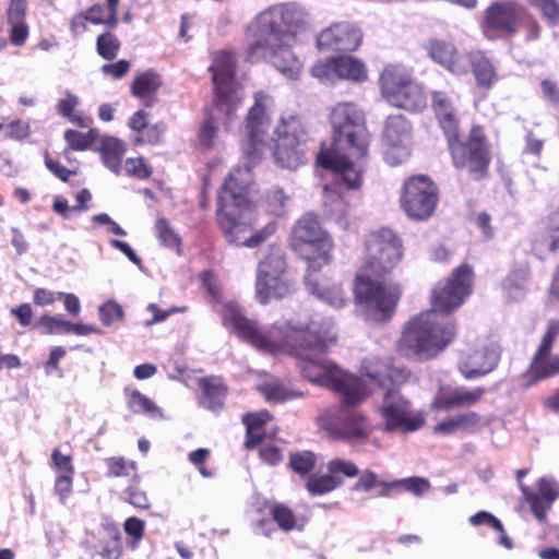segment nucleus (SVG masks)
Segmentation results:
<instances>
[{"instance_id": "09e8293b", "label": "nucleus", "mask_w": 559, "mask_h": 559, "mask_svg": "<svg viewBox=\"0 0 559 559\" xmlns=\"http://www.w3.org/2000/svg\"><path fill=\"white\" fill-rule=\"evenodd\" d=\"M124 169L128 175L139 179H146L152 174L150 166L143 158H128L124 164Z\"/></svg>"}, {"instance_id": "ddd939ff", "label": "nucleus", "mask_w": 559, "mask_h": 559, "mask_svg": "<svg viewBox=\"0 0 559 559\" xmlns=\"http://www.w3.org/2000/svg\"><path fill=\"white\" fill-rule=\"evenodd\" d=\"M293 292V283L286 273V263L281 249H272L258 266L255 294L260 302L282 299Z\"/></svg>"}, {"instance_id": "c9c22d12", "label": "nucleus", "mask_w": 559, "mask_h": 559, "mask_svg": "<svg viewBox=\"0 0 559 559\" xmlns=\"http://www.w3.org/2000/svg\"><path fill=\"white\" fill-rule=\"evenodd\" d=\"M326 468L335 480H343V477L354 478L359 474L358 467L352 461L338 457L329 461Z\"/></svg>"}, {"instance_id": "bb28decb", "label": "nucleus", "mask_w": 559, "mask_h": 559, "mask_svg": "<svg viewBox=\"0 0 559 559\" xmlns=\"http://www.w3.org/2000/svg\"><path fill=\"white\" fill-rule=\"evenodd\" d=\"M531 374L535 379H543L552 377L559 373V356L552 355L551 349L542 352V346H538L536 354L531 362Z\"/></svg>"}, {"instance_id": "6ab92c4d", "label": "nucleus", "mask_w": 559, "mask_h": 559, "mask_svg": "<svg viewBox=\"0 0 559 559\" xmlns=\"http://www.w3.org/2000/svg\"><path fill=\"white\" fill-rule=\"evenodd\" d=\"M520 490L525 501L530 504L535 518L539 522H544L548 510L558 497L554 480L548 477L539 478L537 483V493L531 491L524 484H520Z\"/></svg>"}, {"instance_id": "423d86ee", "label": "nucleus", "mask_w": 559, "mask_h": 559, "mask_svg": "<svg viewBox=\"0 0 559 559\" xmlns=\"http://www.w3.org/2000/svg\"><path fill=\"white\" fill-rule=\"evenodd\" d=\"M402 258L401 239L388 228L371 233L366 240V254L355 280L356 299L367 308L370 319L391 318L401 297L396 283L384 278Z\"/></svg>"}, {"instance_id": "8fccbe9b", "label": "nucleus", "mask_w": 559, "mask_h": 559, "mask_svg": "<svg viewBox=\"0 0 559 559\" xmlns=\"http://www.w3.org/2000/svg\"><path fill=\"white\" fill-rule=\"evenodd\" d=\"M3 128L5 129V136L12 140H24L31 133L29 123L21 119L14 120L5 127L3 126Z\"/></svg>"}, {"instance_id": "5fc2aeb1", "label": "nucleus", "mask_w": 559, "mask_h": 559, "mask_svg": "<svg viewBox=\"0 0 559 559\" xmlns=\"http://www.w3.org/2000/svg\"><path fill=\"white\" fill-rule=\"evenodd\" d=\"M53 467L59 475H73L74 467L70 455L62 454L58 449H55L51 454Z\"/></svg>"}, {"instance_id": "9d476101", "label": "nucleus", "mask_w": 559, "mask_h": 559, "mask_svg": "<svg viewBox=\"0 0 559 559\" xmlns=\"http://www.w3.org/2000/svg\"><path fill=\"white\" fill-rule=\"evenodd\" d=\"M383 98L394 107L408 111H421L427 106V97L421 85L412 79V73L403 66L389 64L380 75Z\"/></svg>"}, {"instance_id": "c03bdc74", "label": "nucleus", "mask_w": 559, "mask_h": 559, "mask_svg": "<svg viewBox=\"0 0 559 559\" xmlns=\"http://www.w3.org/2000/svg\"><path fill=\"white\" fill-rule=\"evenodd\" d=\"M530 3L539 9L550 24L559 22V2L557 0H528Z\"/></svg>"}, {"instance_id": "69168bd1", "label": "nucleus", "mask_w": 559, "mask_h": 559, "mask_svg": "<svg viewBox=\"0 0 559 559\" xmlns=\"http://www.w3.org/2000/svg\"><path fill=\"white\" fill-rule=\"evenodd\" d=\"M216 133L217 129L214 127L213 122L211 120L205 121L199 133L200 144L204 148H211L214 145Z\"/></svg>"}, {"instance_id": "bf43d9fd", "label": "nucleus", "mask_w": 559, "mask_h": 559, "mask_svg": "<svg viewBox=\"0 0 559 559\" xmlns=\"http://www.w3.org/2000/svg\"><path fill=\"white\" fill-rule=\"evenodd\" d=\"M73 475H58L55 481V493L59 497L61 503H66V500L72 492Z\"/></svg>"}, {"instance_id": "f704fd0d", "label": "nucleus", "mask_w": 559, "mask_h": 559, "mask_svg": "<svg viewBox=\"0 0 559 559\" xmlns=\"http://www.w3.org/2000/svg\"><path fill=\"white\" fill-rule=\"evenodd\" d=\"M36 326L41 334H68L70 321L61 316L44 314L37 320Z\"/></svg>"}, {"instance_id": "a211bd4d", "label": "nucleus", "mask_w": 559, "mask_h": 559, "mask_svg": "<svg viewBox=\"0 0 559 559\" xmlns=\"http://www.w3.org/2000/svg\"><path fill=\"white\" fill-rule=\"evenodd\" d=\"M425 50L438 64L454 74L467 73V60L459 53L456 47L444 39L433 38L426 43Z\"/></svg>"}, {"instance_id": "4468645a", "label": "nucleus", "mask_w": 559, "mask_h": 559, "mask_svg": "<svg viewBox=\"0 0 559 559\" xmlns=\"http://www.w3.org/2000/svg\"><path fill=\"white\" fill-rule=\"evenodd\" d=\"M437 202V188L428 177L415 176L404 183L401 204L409 217L415 219L430 217Z\"/></svg>"}, {"instance_id": "0eeeda50", "label": "nucleus", "mask_w": 559, "mask_h": 559, "mask_svg": "<svg viewBox=\"0 0 559 559\" xmlns=\"http://www.w3.org/2000/svg\"><path fill=\"white\" fill-rule=\"evenodd\" d=\"M290 246L308 261L305 276L308 292L334 308H342L347 299L341 285L318 276L319 270L331 262L332 240L314 215L306 214L297 222Z\"/></svg>"}, {"instance_id": "a19ab883", "label": "nucleus", "mask_w": 559, "mask_h": 559, "mask_svg": "<svg viewBox=\"0 0 559 559\" xmlns=\"http://www.w3.org/2000/svg\"><path fill=\"white\" fill-rule=\"evenodd\" d=\"M289 465L294 472L301 475L307 474L316 465V455L310 451L293 453L290 455Z\"/></svg>"}, {"instance_id": "4be33fe9", "label": "nucleus", "mask_w": 559, "mask_h": 559, "mask_svg": "<svg viewBox=\"0 0 559 559\" xmlns=\"http://www.w3.org/2000/svg\"><path fill=\"white\" fill-rule=\"evenodd\" d=\"M160 86V75L154 70H147L134 78L131 84V93L140 98L146 107H150L155 103V96Z\"/></svg>"}, {"instance_id": "20e7f679", "label": "nucleus", "mask_w": 559, "mask_h": 559, "mask_svg": "<svg viewBox=\"0 0 559 559\" xmlns=\"http://www.w3.org/2000/svg\"><path fill=\"white\" fill-rule=\"evenodd\" d=\"M473 270L468 264L456 267L443 286L432 292V309L411 319L399 341V350L406 357L426 360L443 350L455 335L452 321L441 322L439 313L459 308L471 294Z\"/></svg>"}, {"instance_id": "864d4df0", "label": "nucleus", "mask_w": 559, "mask_h": 559, "mask_svg": "<svg viewBox=\"0 0 559 559\" xmlns=\"http://www.w3.org/2000/svg\"><path fill=\"white\" fill-rule=\"evenodd\" d=\"M62 292H53L47 288H36L33 293V301L36 306L47 307L61 300Z\"/></svg>"}, {"instance_id": "e2e57ef3", "label": "nucleus", "mask_w": 559, "mask_h": 559, "mask_svg": "<svg viewBox=\"0 0 559 559\" xmlns=\"http://www.w3.org/2000/svg\"><path fill=\"white\" fill-rule=\"evenodd\" d=\"M547 238L549 239V249L556 251L559 249V210L554 213L549 218V226L547 229Z\"/></svg>"}, {"instance_id": "052dcab7", "label": "nucleus", "mask_w": 559, "mask_h": 559, "mask_svg": "<svg viewBox=\"0 0 559 559\" xmlns=\"http://www.w3.org/2000/svg\"><path fill=\"white\" fill-rule=\"evenodd\" d=\"M79 105V98L71 92H66V97L59 99L57 104V110L58 112L63 117H72L74 115V109Z\"/></svg>"}, {"instance_id": "680f3d73", "label": "nucleus", "mask_w": 559, "mask_h": 559, "mask_svg": "<svg viewBox=\"0 0 559 559\" xmlns=\"http://www.w3.org/2000/svg\"><path fill=\"white\" fill-rule=\"evenodd\" d=\"M127 501L135 508L147 509L150 503L146 493L136 486H130L126 491Z\"/></svg>"}, {"instance_id": "7ed1b4c3", "label": "nucleus", "mask_w": 559, "mask_h": 559, "mask_svg": "<svg viewBox=\"0 0 559 559\" xmlns=\"http://www.w3.org/2000/svg\"><path fill=\"white\" fill-rule=\"evenodd\" d=\"M333 142L322 148L317 162L331 171L333 185L324 186V206L331 216L342 221L346 203L343 188L355 189L361 183L362 160L367 156L369 132L365 115L353 103H338L330 114Z\"/></svg>"}, {"instance_id": "f8f14e48", "label": "nucleus", "mask_w": 559, "mask_h": 559, "mask_svg": "<svg viewBox=\"0 0 559 559\" xmlns=\"http://www.w3.org/2000/svg\"><path fill=\"white\" fill-rule=\"evenodd\" d=\"M453 165L456 169H467L476 179L487 171L490 156L489 147L480 127L471 129L467 141H460L459 131L453 136H447Z\"/></svg>"}, {"instance_id": "c85d7f7f", "label": "nucleus", "mask_w": 559, "mask_h": 559, "mask_svg": "<svg viewBox=\"0 0 559 559\" xmlns=\"http://www.w3.org/2000/svg\"><path fill=\"white\" fill-rule=\"evenodd\" d=\"M336 78L353 82H362L367 79L365 64L350 56L336 57Z\"/></svg>"}, {"instance_id": "473e14b6", "label": "nucleus", "mask_w": 559, "mask_h": 559, "mask_svg": "<svg viewBox=\"0 0 559 559\" xmlns=\"http://www.w3.org/2000/svg\"><path fill=\"white\" fill-rule=\"evenodd\" d=\"M343 484L335 480L330 473L326 475H312L308 478L306 487L312 496H320L333 491Z\"/></svg>"}, {"instance_id": "f03ea898", "label": "nucleus", "mask_w": 559, "mask_h": 559, "mask_svg": "<svg viewBox=\"0 0 559 559\" xmlns=\"http://www.w3.org/2000/svg\"><path fill=\"white\" fill-rule=\"evenodd\" d=\"M273 98L264 92L254 94L245 121L241 143V165L235 167L225 180L218 197V223L230 242L254 248L276 230L275 222L267 223L249 238L238 235L255 222V211L249 199L253 182L252 168L270 153L276 165L295 169L304 163L307 132L297 116L282 117L272 135L269 133Z\"/></svg>"}, {"instance_id": "4c0bfd02", "label": "nucleus", "mask_w": 559, "mask_h": 559, "mask_svg": "<svg viewBox=\"0 0 559 559\" xmlns=\"http://www.w3.org/2000/svg\"><path fill=\"white\" fill-rule=\"evenodd\" d=\"M97 52L106 60H112L117 57L120 49V41L112 33H104L96 40Z\"/></svg>"}, {"instance_id": "c756f323", "label": "nucleus", "mask_w": 559, "mask_h": 559, "mask_svg": "<svg viewBox=\"0 0 559 559\" xmlns=\"http://www.w3.org/2000/svg\"><path fill=\"white\" fill-rule=\"evenodd\" d=\"M258 390L269 403H282L299 396L296 391L286 386L277 379L264 381L259 384Z\"/></svg>"}, {"instance_id": "9b49d317", "label": "nucleus", "mask_w": 559, "mask_h": 559, "mask_svg": "<svg viewBox=\"0 0 559 559\" xmlns=\"http://www.w3.org/2000/svg\"><path fill=\"white\" fill-rule=\"evenodd\" d=\"M520 24L527 28V37L535 39L539 35V26L524 8L513 1H496L484 12L481 29L486 37L493 38L500 34H513Z\"/></svg>"}, {"instance_id": "b1692460", "label": "nucleus", "mask_w": 559, "mask_h": 559, "mask_svg": "<svg viewBox=\"0 0 559 559\" xmlns=\"http://www.w3.org/2000/svg\"><path fill=\"white\" fill-rule=\"evenodd\" d=\"M467 64L471 63L472 71L478 87L490 90L498 81V74L491 61L480 51L472 52Z\"/></svg>"}, {"instance_id": "1a4fd4ad", "label": "nucleus", "mask_w": 559, "mask_h": 559, "mask_svg": "<svg viewBox=\"0 0 559 559\" xmlns=\"http://www.w3.org/2000/svg\"><path fill=\"white\" fill-rule=\"evenodd\" d=\"M236 60L230 51H216L213 53L209 71L215 91V105L217 110L231 120L245 97L242 86L235 80Z\"/></svg>"}, {"instance_id": "f257e3e1", "label": "nucleus", "mask_w": 559, "mask_h": 559, "mask_svg": "<svg viewBox=\"0 0 559 559\" xmlns=\"http://www.w3.org/2000/svg\"><path fill=\"white\" fill-rule=\"evenodd\" d=\"M224 325L240 338L263 352H286L299 359L302 376L309 381L337 392L343 405L328 407L318 417V424L336 440L360 441L371 433L368 419L354 408L372 389L362 377L340 369L322 356L336 342L334 322L319 314L308 322L278 321L269 331H262L254 321L243 317L238 305L228 301L219 310Z\"/></svg>"}, {"instance_id": "37998d69", "label": "nucleus", "mask_w": 559, "mask_h": 559, "mask_svg": "<svg viewBox=\"0 0 559 559\" xmlns=\"http://www.w3.org/2000/svg\"><path fill=\"white\" fill-rule=\"evenodd\" d=\"M108 474L114 477L129 476L135 473V463L122 457H112L107 461Z\"/></svg>"}, {"instance_id": "393cba45", "label": "nucleus", "mask_w": 559, "mask_h": 559, "mask_svg": "<svg viewBox=\"0 0 559 559\" xmlns=\"http://www.w3.org/2000/svg\"><path fill=\"white\" fill-rule=\"evenodd\" d=\"M202 392L200 405L206 409L217 412L223 407L227 389L218 378H203L199 381Z\"/></svg>"}, {"instance_id": "aec40b11", "label": "nucleus", "mask_w": 559, "mask_h": 559, "mask_svg": "<svg viewBox=\"0 0 559 559\" xmlns=\"http://www.w3.org/2000/svg\"><path fill=\"white\" fill-rule=\"evenodd\" d=\"M431 107L445 136H453L459 131V118L453 97L447 92L431 93Z\"/></svg>"}, {"instance_id": "dca6fc26", "label": "nucleus", "mask_w": 559, "mask_h": 559, "mask_svg": "<svg viewBox=\"0 0 559 559\" xmlns=\"http://www.w3.org/2000/svg\"><path fill=\"white\" fill-rule=\"evenodd\" d=\"M411 124L402 115L389 116L384 123L382 142L385 146L384 158L391 166L406 160L409 151Z\"/></svg>"}, {"instance_id": "412c9836", "label": "nucleus", "mask_w": 559, "mask_h": 559, "mask_svg": "<svg viewBox=\"0 0 559 559\" xmlns=\"http://www.w3.org/2000/svg\"><path fill=\"white\" fill-rule=\"evenodd\" d=\"M484 390L476 388L468 390L466 388H441L435 400L433 407L437 409H451L454 407L471 406L476 404L483 396Z\"/></svg>"}, {"instance_id": "6e6d98bb", "label": "nucleus", "mask_w": 559, "mask_h": 559, "mask_svg": "<svg viewBox=\"0 0 559 559\" xmlns=\"http://www.w3.org/2000/svg\"><path fill=\"white\" fill-rule=\"evenodd\" d=\"M469 523L473 526L487 525L497 532H502V523L493 514L487 511H479L469 518Z\"/></svg>"}, {"instance_id": "e433bc0d", "label": "nucleus", "mask_w": 559, "mask_h": 559, "mask_svg": "<svg viewBox=\"0 0 559 559\" xmlns=\"http://www.w3.org/2000/svg\"><path fill=\"white\" fill-rule=\"evenodd\" d=\"M97 131L92 129L86 133H82L75 130H67L64 139L68 142L70 148L75 151H84L88 148L97 139Z\"/></svg>"}, {"instance_id": "7c9ffc66", "label": "nucleus", "mask_w": 559, "mask_h": 559, "mask_svg": "<svg viewBox=\"0 0 559 559\" xmlns=\"http://www.w3.org/2000/svg\"><path fill=\"white\" fill-rule=\"evenodd\" d=\"M128 407L135 414H143L152 418L163 417V413L155 403L138 390H126Z\"/></svg>"}, {"instance_id": "2eb2a0df", "label": "nucleus", "mask_w": 559, "mask_h": 559, "mask_svg": "<svg viewBox=\"0 0 559 559\" xmlns=\"http://www.w3.org/2000/svg\"><path fill=\"white\" fill-rule=\"evenodd\" d=\"M500 354V346L495 340L479 338L463 354L459 369L465 379L485 376L498 366Z\"/></svg>"}, {"instance_id": "cd10ccee", "label": "nucleus", "mask_w": 559, "mask_h": 559, "mask_svg": "<svg viewBox=\"0 0 559 559\" xmlns=\"http://www.w3.org/2000/svg\"><path fill=\"white\" fill-rule=\"evenodd\" d=\"M271 420V415L267 412H260L250 414L243 417V423L247 427V438L245 445L248 449H253L260 444L264 437V426Z\"/></svg>"}, {"instance_id": "0e129e2a", "label": "nucleus", "mask_w": 559, "mask_h": 559, "mask_svg": "<svg viewBox=\"0 0 559 559\" xmlns=\"http://www.w3.org/2000/svg\"><path fill=\"white\" fill-rule=\"evenodd\" d=\"M130 69V62L127 60H119L115 63H107L102 67V71L106 75H110L114 79H120L124 76Z\"/></svg>"}, {"instance_id": "13d9d810", "label": "nucleus", "mask_w": 559, "mask_h": 559, "mask_svg": "<svg viewBox=\"0 0 559 559\" xmlns=\"http://www.w3.org/2000/svg\"><path fill=\"white\" fill-rule=\"evenodd\" d=\"M144 521L138 518H129L124 522V532L133 538L132 547L135 548L144 535Z\"/></svg>"}, {"instance_id": "de8ad7c7", "label": "nucleus", "mask_w": 559, "mask_h": 559, "mask_svg": "<svg viewBox=\"0 0 559 559\" xmlns=\"http://www.w3.org/2000/svg\"><path fill=\"white\" fill-rule=\"evenodd\" d=\"M201 282L212 299L217 304H222L223 295L216 276L211 271H204L201 274Z\"/></svg>"}, {"instance_id": "a18cd8bd", "label": "nucleus", "mask_w": 559, "mask_h": 559, "mask_svg": "<svg viewBox=\"0 0 559 559\" xmlns=\"http://www.w3.org/2000/svg\"><path fill=\"white\" fill-rule=\"evenodd\" d=\"M122 554L120 535L115 533L107 540L103 542L99 555L103 559H119Z\"/></svg>"}, {"instance_id": "2f4dec72", "label": "nucleus", "mask_w": 559, "mask_h": 559, "mask_svg": "<svg viewBox=\"0 0 559 559\" xmlns=\"http://www.w3.org/2000/svg\"><path fill=\"white\" fill-rule=\"evenodd\" d=\"M528 278L527 266H521L510 272L503 282V289L512 300L521 299L525 292Z\"/></svg>"}, {"instance_id": "5701e85b", "label": "nucleus", "mask_w": 559, "mask_h": 559, "mask_svg": "<svg viewBox=\"0 0 559 559\" xmlns=\"http://www.w3.org/2000/svg\"><path fill=\"white\" fill-rule=\"evenodd\" d=\"M480 425V416L475 412H467L449 417L435 426V433L452 435L456 432H475Z\"/></svg>"}, {"instance_id": "72a5a7b5", "label": "nucleus", "mask_w": 559, "mask_h": 559, "mask_svg": "<svg viewBox=\"0 0 559 559\" xmlns=\"http://www.w3.org/2000/svg\"><path fill=\"white\" fill-rule=\"evenodd\" d=\"M272 516L277 523L278 527L283 531L301 530L302 524H299L298 519L293 511L285 504L277 503L271 509Z\"/></svg>"}, {"instance_id": "a878e982", "label": "nucleus", "mask_w": 559, "mask_h": 559, "mask_svg": "<svg viewBox=\"0 0 559 559\" xmlns=\"http://www.w3.org/2000/svg\"><path fill=\"white\" fill-rule=\"evenodd\" d=\"M124 153V143L112 136L105 138L99 146L103 164L116 175H119L121 171V162Z\"/></svg>"}, {"instance_id": "338daca9", "label": "nucleus", "mask_w": 559, "mask_h": 559, "mask_svg": "<svg viewBox=\"0 0 559 559\" xmlns=\"http://www.w3.org/2000/svg\"><path fill=\"white\" fill-rule=\"evenodd\" d=\"M559 336V321L551 320L547 325V330L545 335L539 344L542 346V352L545 349H551L555 340Z\"/></svg>"}, {"instance_id": "ea45409f", "label": "nucleus", "mask_w": 559, "mask_h": 559, "mask_svg": "<svg viewBox=\"0 0 559 559\" xmlns=\"http://www.w3.org/2000/svg\"><path fill=\"white\" fill-rule=\"evenodd\" d=\"M311 74L322 83H332L336 78V58L317 62L311 69Z\"/></svg>"}, {"instance_id": "3c124183", "label": "nucleus", "mask_w": 559, "mask_h": 559, "mask_svg": "<svg viewBox=\"0 0 559 559\" xmlns=\"http://www.w3.org/2000/svg\"><path fill=\"white\" fill-rule=\"evenodd\" d=\"M400 486H404L405 489L417 497L424 495L430 488V483L428 479L423 477H409L399 479Z\"/></svg>"}, {"instance_id": "49530a36", "label": "nucleus", "mask_w": 559, "mask_h": 559, "mask_svg": "<svg viewBox=\"0 0 559 559\" xmlns=\"http://www.w3.org/2000/svg\"><path fill=\"white\" fill-rule=\"evenodd\" d=\"M288 197L285 195L284 191L281 188H273L269 191L266 195V206L267 210L276 216H280L283 213V209L285 206Z\"/></svg>"}, {"instance_id": "4d7b16f0", "label": "nucleus", "mask_w": 559, "mask_h": 559, "mask_svg": "<svg viewBox=\"0 0 559 559\" xmlns=\"http://www.w3.org/2000/svg\"><path fill=\"white\" fill-rule=\"evenodd\" d=\"M11 26L10 41L15 46H22L28 37V26L25 21H8Z\"/></svg>"}, {"instance_id": "603ef678", "label": "nucleus", "mask_w": 559, "mask_h": 559, "mask_svg": "<svg viewBox=\"0 0 559 559\" xmlns=\"http://www.w3.org/2000/svg\"><path fill=\"white\" fill-rule=\"evenodd\" d=\"M358 480L352 487L354 491L369 492L372 488L378 486V475L372 471L366 469L358 474Z\"/></svg>"}, {"instance_id": "39448f33", "label": "nucleus", "mask_w": 559, "mask_h": 559, "mask_svg": "<svg viewBox=\"0 0 559 559\" xmlns=\"http://www.w3.org/2000/svg\"><path fill=\"white\" fill-rule=\"evenodd\" d=\"M308 27V13L297 3H280L260 12L248 25L247 59L269 60L287 79H297L302 62L294 51L298 36Z\"/></svg>"}, {"instance_id": "58836bf2", "label": "nucleus", "mask_w": 559, "mask_h": 559, "mask_svg": "<svg viewBox=\"0 0 559 559\" xmlns=\"http://www.w3.org/2000/svg\"><path fill=\"white\" fill-rule=\"evenodd\" d=\"M155 235L167 248L170 249H179L180 247V238L174 231V229L169 226L168 222L165 218H158L155 223Z\"/></svg>"}, {"instance_id": "6e6552de", "label": "nucleus", "mask_w": 559, "mask_h": 559, "mask_svg": "<svg viewBox=\"0 0 559 559\" xmlns=\"http://www.w3.org/2000/svg\"><path fill=\"white\" fill-rule=\"evenodd\" d=\"M411 376L407 369L390 359L367 358L361 365V377L368 386L385 390L380 406L384 431L408 433L418 430L424 424V419L413 412L409 401L391 388L405 383Z\"/></svg>"}, {"instance_id": "f3484780", "label": "nucleus", "mask_w": 559, "mask_h": 559, "mask_svg": "<svg viewBox=\"0 0 559 559\" xmlns=\"http://www.w3.org/2000/svg\"><path fill=\"white\" fill-rule=\"evenodd\" d=\"M362 34L355 25L341 22L320 32L317 46L323 50L353 51L359 47Z\"/></svg>"}, {"instance_id": "774afa93", "label": "nucleus", "mask_w": 559, "mask_h": 559, "mask_svg": "<svg viewBox=\"0 0 559 559\" xmlns=\"http://www.w3.org/2000/svg\"><path fill=\"white\" fill-rule=\"evenodd\" d=\"M540 87L544 96L551 102L552 106L559 115V91L557 90L555 83L549 80H543Z\"/></svg>"}, {"instance_id": "79ce46f5", "label": "nucleus", "mask_w": 559, "mask_h": 559, "mask_svg": "<svg viewBox=\"0 0 559 559\" xmlns=\"http://www.w3.org/2000/svg\"><path fill=\"white\" fill-rule=\"evenodd\" d=\"M98 314L102 323L106 326H110L115 322L123 320L122 307L111 300L103 304L99 307Z\"/></svg>"}]
</instances>
